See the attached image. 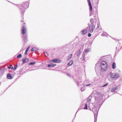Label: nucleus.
Masks as SVG:
<instances>
[{"label":"nucleus","mask_w":122,"mask_h":122,"mask_svg":"<svg viewBox=\"0 0 122 122\" xmlns=\"http://www.w3.org/2000/svg\"><path fill=\"white\" fill-rule=\"evenodd\" d=\"M96 96H95L94 106L92 110L94 113V122H97L98 112L103 102L102 101L103 97L100 93L97 92Z\"/></svg>","instance_id":"obj_1"},{"label":"nucleus","mask_w":122,"mask_h":122,"mask_svg":"<svg viewBox=\"0 0 122 122\" xmlns=\"http://www.w3.org/2000/svg\"><path fill=\"white\" fill-rule=\"evenodd\" d=\"M101 68L100 71V75L101 77L102 78L104 76L106 72V70L107 69V65L106 62L102 61L101 62Z\"/></svg>","instance_id":"obj_2"},{"label":"nucleus","mask_w":122,"mask_h":122,"mask_svg":"<svg viewBox=\"0 0 122 122\" xmlns=\"http://www.w3.org/2000/svg\"><path fill=\"white\" fill-rule=\"evenodd\" d=\"M29 4L28 2L23 3L22 4L18 5L21 15L23 16L26 9L28 7Z\"/></svg>","instance_id":"obj_3"},{"label":"nucleus","mask_w":122,"mask_h":122,"mask_svg":"<svg viewBox=\"0 0 122 122\" xmlns=\"http://www.w3.org/2000/svg\"><path fill=\"white\" fill-rule=\"evenodd\" d=\"M79 43V42L78 39L76 41L74 42V41H73L70 43H69L70 50H72L75 48Z\"/></svg>","instance_id":"obj_4"},{"label":"nucleus","mask_w":122,"mask_h":122,"mask_svg":"<svg viewBox=\"0 0 122 122\" xmlns=\"http://www.w3.org/2000/svg\"><path fill=\"white\" fill-rule=\"evenodd\" d=\"M28 35L27 34H25L23 35L22 37V40L24 42V44L26 43L27 41V38L28 37Z\"/></svg>","instance_id":"obj_5"},{"label":"nucleus","mask_w":122,"mask_h":122,"mask_svg":"<svg viewBox=\"0 0 122 122\" xmlns=\"http://www.w3.org/2000/svg\"><path fill=\"white\" fill-rule=\"evenodd\" d=\"M88 3L89 7L90 16H91L93 15L92 7L91 2H88Z\"/></svg>","instance_id":"obj_6"},{"label":"nucleus","mask_w":122,"mask_h":122,"mask_svg":"<svg viewBox=\"0 0 122 122\" xmlns=\"http://www.w3.org/2000/svg\"><path fill=\"white\" fill-rule=\"evenodd\" d=\"M88 51L87 49H86L84 50L83 53L82 55V61L83 62H84L85 61V55L84 53V52L86 53H87L89 52Z\"/></svg>","instance_id":"obj_7"},{"label":"nucleus","mask_w":122,"mask_h":122,"mask_svg":"<svg viewBox=\"0 0 122 122\" xmlns=\"http://www.w3.org/2000/svg\"><path fill=\"white\" fill-rule=\"evenodd\" d=\"M95 28L92 27V26H88L86 27V30H87V32L92 33L93 31V30Z\"/></svg>","instance_id":"obj_8"},{"label":"nucleus","mask_w":122,"mask_h":122,"mask_svg":"<svg viewBox=\"0 0 122 122\" xmlns=\"http://www.w3.org/2000/svg\"><path fill=\"white\" fill-rule=\"evenodd\" d=\"M50 62L51 63L54 62L59 63H60L61 62V61L59 59L56 58L50 60Z\"/></svg>","instance_id":"obj_9"},{"label":"nucleus","mask_w":122,"mask_h":122,"mask_svg":"<svg viewBox=\"0 0 122 122\" xmlns=\"http://www.w3.org/2000/svg\"><path fill=\"white\" fill-rule=\"evenodd\" d=\"M64 49H66L67 50H70V45L69 43L66 44V45L63 47Z\"/></svg>","instance_id":"obj_10"},{"label":"nucleus","mask_w":122,"mask_h":122,"mask_svg":"<svg viewBox=\"0 0 122 122\" xmlns=\"http://www.w3.org/2000/svg\"><path fill=\"white\" fill-rule=\"evenodd\" d=\"M29 59L26 58H23L22 60V63L24 64L26 63L27 62L29 61Z\"/></svg>","instance_id":"obj_11"},{"label":"nucleus","mask_w":122,"mask_h":122,"mask_svg":"<svg viewBox=\"0 0 122 122\" xmlns=\"http://www.w3.org/2000/svg\"><path fill=\"white\" fill-rule=\"evenodd\" d=\"M81 47L80 49L77 51L76 53L77 57L78 58L80 57V54L81 52Z\"/></svg>","instance_id":"obj_12"},{"label":"nucleus","mask_w":122,"mask_h":122,"mask_svg":"<svg viewBox=\"0 0 122 122\" xmlns=\"http://www.w3.org/2000/svg\"><path fill=\"white\" fill-rule=\"evenodd\" d=\"M56 65V64H53L52 63H51L48 64V65L47 67H52L55 66Z\"/></svg>","instance_id":"obj_13"},{"label":"nucleus","mask_w":122,"mask_h":122,"mask_svg":"<svg viewBox=\"0 0 122 122\" xmlns=\"http://www.w3.org/2000/svg\"><path fill=\"white\" fill-rule=\"evenodd\" d=\"M26 32V28L24 27H23L21 30V33L23 34H24Z\"/></svg>","instance_id":"obj_14"},{"label":"nucleus","mask_w":122,"mask_h":122,"mask_svg":"<svg viewBox=\"0 0 122 122\" xmlns=\"http://www.w3.org/2000/svg\"><path fill=\"white\" fill-rule=\"evenodd\" d=\"M118 87L117 86H115L114 87H112L111 90V91L112 92H116V91L117 90V89H118Z\"/></svg>","instance_id":"obj_15"},{"label":"nucleus","mask_w":122,"mask_h":122,"mask_svg":"<svg viewBox=\"0 0 122 122\" xmlns=\"http://www.w3.org/2000/svg\"><path fill=\"white\" fill-rule=\"evenodd\" d=\"M87 32V30H86V28L84 30H82L81 32L82 34L84 35Z\"/></svg>","instance_id":"obj_16"},{"label":"nucleus","mask_w":122,"mask_h":122,"mask_svg":"<svg viewBox=\"0 0 122 122\" xmlns=\"http://www.w3.org/2000/svg\"><path fill=\"white\" fill-rule=\"evenodd\" d=\"M93 94H91L89 97L87 98L86 101L87 102L86 103H87L88 102L91 101V99L92 98V95Z\"/></svg>","instance_id":"obj_17"},{"label":"nucleus","mask_w":122,"mask_h":122,"mask_svg":"<svg viewBox=\"0 0 122 122\" xmlns=\"http://www.w3.org/2000/svg\"><path fill=\"white\" fill-rule=\"evenodd\" d=\"M7 79H11L13 78L12 76H11V74L10 73H8L7 74Z\"/></svg>","instance_id":"obj_18"},{"label":"nucleus","mask_w":122,"mask_h":122,"mask_svg":"<svg viewBox=\"0 0 122 122\" xmlns=\"http://www.w3.org/2000/svg\"><path fill=\"white\" fill-rule=\"evenodd\" d=\"M38 49L36 47H33L31 49V51H37L38 50Z\"/></svg>","instance_id":"obj_19"},{"label":"nucleus","mask_w":122,"mask_h":122,"mask_svg":"<svg viewBox=\"0 0 122 122\" xmlns=\"http://www.w3.org/2000/svg\"><path fill=\"white\" fill-rule=\"evenodd\" d=\"M119 76L120 75L119 74L116 73H114V78L117 79V78H118Z\"/></svg>","instance_id":"obj_20"},{"label":"nucleus","mask_w":122,"mask_h":122,"mask_svg":"<svg viewBox=\"0 0 122 122\" xmlns=\"http://www.w3.org/2000/svg\"><path fill=\"white\" fill-rule=\"evenodd\" d=\"M72 54H71L69 55L67 57V61H68L70 60L72 58Z\"/></svg>","instance_id":"obj_21"},{"label":"nucleus","mask_w":122,"mask_h":122,"mask_svg":"<svg viewBox=\"0 0 122 122\" xmlns=\"http://www.w3.org/2000/svg\"><path fill=\"white\" fill-rule=\"evenodd\" d=\"M79 81V79H76V80L74 79V81L75 82L77 83V85L78 86H79V83L78 81Z\"/></svg>","instance_id":"obj_22"},{"label":"nucleus","mask_w":122,"mask_h":122,"mask_svg":"<svg viewBox=\"0 0 122 122\" xmlns=\"http://www.w3.org/2000/svg\"><path fill=\"white\" fill-rule=\"evenodd\" d=\"M86 86L85 85H84L81 88V92H83L84 91L85 89Z\"/></svg>","instance_id":"obj_23"},{"label":"nucleus","mask_w":122,"mask_h":122,"mask_svg":"<svg viewBox=\"0 0 122 122\" xmlns=\"http://www.w3.org/2000/svg\"><path fill=\"white\" fill-rule=\"evenodd\" d=\"M88 25H89V26H92V27L95 28V26L93 25L94 24L93 23H89L88 24Z\"/></svg>","instance_id":"obj_24"},{"label":"nucleus","mask_w":122,"mask_h":122,"mask_svg":"<svg viewBox=\"0 0 122 122\" xmlns=\"http://www.w3.org/2000/svg\"><path fill=\"white\" fill-rule=\"evenodd\" d=\"M116 63L115 62H113V63L112 64V68L113 69H114L116 68Z\"/></svg>","instance_id":"obj_25"},{"label":"nucleus","mask_w":122,"mask_h":122,"mask_svg":"<svg viewBox=\"0 0 122 122\" xmlns=\"http://www.w3.org/2000/svg\"><path fill=\"white\" fill-rule=\"evenodd\" d=\"M73 62V60L71 61L69 63L67 64V65H69V66H71Z\"/></svg>","instance_id":"obj_26"},{"label":"nucleus","mask_w":122,"mask_h":122,"mask_svg":"<svg viewBox=\"0 0 122 122\" xmlns=\"http://www.w3.org/2000/svg\"><path fill=\"white\" fill-rule=\"evenodd\" d=\"M102 36H107L108 35V34L106 32H104L101 35Z\"/></svg>","instance_id":"obj_27"},{"label":"nucleus","mask_w":122,"mask_h":122,"mask_svg":"<svg viewBox=\"0 0 122 122\" xmlns=\"http://www.w3.org/2000/svg\"><path fill=\"white\" fill-rule=\"evenodd\" d=\"M29 47H28L26 50L25 53V55H26L27 54V52L29 50Z\"/></svg>","instance_id":"obj_28"},{"label":"nucleus","mask_w":122,"mask_h":122,"mask_svg":"<svg viewBox=\"0 0 122 122\" xmlns=\"http://www.w3.org/2000/svg\"><path fill=\"white\" fill-rule=\"evenodd\" d=\"M7 68L10 69H12L13 68V67L12 66V65L10 64V65L9 66H8Z\"/></svg>","instance_id":"obj_29"},{"label":"nucleus","mask_w":122,"mask_h":122,"mask_svg":"<svg viewBox=\"0 0 122 122\" xmlns=\"http://www.w3.org/2000/svg\"><path fill=\"white\" fill-rule=\"evenodd\" d=\"M114 73H110V76L111 77L114 78Z\"/></svg>","instance_id":"obj_30"},{"label":"nucleus","mask_w":122,"mask_h":122,"mask_svg":"<svg viewBox=\"0 0 122 122\" xmlns=\"http://www.w3.org/2000/svg\"><path fill=\"white\" fill-rule=\"evenodd\" d=\"M36 62L35 61H33V62H31L28 64L29 65H33L36 63Z\"/></svg>","instance_id":"obj_31"},{"label":"nucleus","mask_w":122,"mask_h":122,"mask_svg":"<svg viewBox=\"0 0 122 122\" xmlns=\"http://www.w3.org/2000/svg\"><path fill=\"white\" fill-rule=\"evenodd\" d=\"M86 103L85 104V107L84 108V109L87 110V104Z\"/></svg>","instance_id":"obj_32"},{"label":"nucleus","mask_w":122,"mask_h":122,"mask_svg":"<svg viewBox=\"0 0 122 122\" xmlns=\"http://www.w3.org/2000/svg\"><path fill=\"white\" fill-rule=\"evenodd\" d=\"M22 56V55L21 54H19L17 56V58H21Z\"/></svg>","instance_id":"obj_33"},{"label":"nucleus","mask_w":122,"mask_h":122,"mask_svg":"<svg viewBox=\"0 0 122 122\" xmlns=\"http://www.w3.org/2000/svg\"><path fill=\"white\" fill-rule=\"evenodd\" d=\"M97 26L96 28V29L97 30V29L100 26V23L99 22L97 23Z\"/></svg>","instance_id":"obj_34"},{"label":"nucleus","mask_w":122,"mask_h":122,"mask_svg":"<svg viewBox=\"0 0 122 122\" xmlns=\"http://www.w3.org/2000/svg\"><path fill=\"white\" fill-rule=\"evenodd\" d=\"M94 19L93 18H91V19L90 21L91 23H93L94 22V21L93 20Z\"/></svg>","instance_id":"obj_35"},{"label":"nucleus","mask_w":122,"mask_h":122,"mask_svg":"<svg viewBox=\"0 0 122 122\" xmlns=\"http://www.w3.org/2000/svg\"><path fill=\"white\" fill-rule=\"evenodd\" d=\"M17 65H16L14 67V68H13V70L14 71H15V69H16V68H17Z\"/></svg>","instance_id":"obj_36"},{"label":"nucleus","mask_w":122,"mask_h":122,"mask_svg":"<svg viewBox=\"0 0 122 122\" xmlns=\"http://www.w3.org/2000/svg\"><path fill=\"white\" fill-rule=\"evenodd\" d=\"M108 84V83H107L106 84H104L103 86H102V87H105L107 86Z\"/></svg>","instance_id":"obj_37"},{"label":"nucleus","mask_w":122,"mask_h":122,"mask_svg":"<svg viewBox=\"0 0 122 122\" xmlns=\"http://www.w3.org/2000/svg\"><path fill=\"white\" fill-rule=\"evenodd\" d=\"M79 110V109H78V110L76 112V114H75V116L74 117V119H73V121H72V122H73V121H74V119H75V117H76V113H77V112H78V110Z\"/></svg>","instance_id":"obj_38"},{"label":"nucleus","mask_w":122,"mask_h":122,"mask_svg":"<svg viewBox=\"0 0 122 122\" xmlns=\"http://www.w3.org/2000/svg\"><path fill=\"white\" fill-rule=\"evenodd\" d=\"M91 85V84H86V85H85L86 86L88 87V86H89Z\"/></svg>","instance_id":"obj_39"},{"label":"nucleus","mask_w":122,"mask_h":122,"mask_svg":"<svg viewBox=\"0 0 122 122\" xmlns=\"http://www.w3.org/2000/svg\"><path fill=\"white\" fill-rule=\"evenodd\" d=\"M117 47H116V52H115V54L114 56H116V55L117 54L118 52H118H117L116 51V50H117Z\"/></svg>","instance_id":"obj_40"},{"label":"nucleus","mask_w":122,"mask_h":122,"mask_svg":"<svg viewBox=\"0 0 122 122\" xmlns=\"http://www.w3.org/2000/svg\"><path fill=\"white\" fill-rule=\"evenodd\" d=\"M99 1V0H97L96 3L97 5H98V4Z\"/></svg>","instance_id":"obj_41"},{"label":"nucleus","mask_w":122,"mask_h":122,"mask_svg":"<svg viewBox=\"0 0 122 122\" xmlns=\"http://www.w3.org/2000/svg\"><path fill=\"white\" fill-rule=\"evenodd\" d=\"M91 34L90 33H89L88 35V36L90 37L91 36Z\"/></svg>","instance_id":"obj_42"},{"label":"nucleus","mask_w":122,"mask_h":122,"mask_svg":"<svg viewBox=\"0 0 122 122\" xmlns=\"http://www.w3.org/2000/svg\"><path fill=\"white\" fill-rule=\"evenodd\" d=\"M87 49H88V52H89L90 51V50H91V48H87Z\"/></svg>","instance_id":"obj_43"},{"label":"nucleus","mask_w":122,"mask_h":122,"mask_svg":"<svg viewBox=\"0 0 122 122\" xmlns=\"http://www.w3.org/2000/svg\"><path fill=\"white\" fill-rule=\"evenodd\" d=\"M104 56H102L101 58V59L102 60H103V59L104 58Z\"/></svg>","instance_id":"obj_44"},{"label":"nucleus","mask_w":122,"mask_h":122,"mask_svg":"<svg viewBox=\"0 0 122 122\" xmlns=\"http://www.w3.org/2000/svg\"><path fill=\"white\" fill-rule=\"evenodd\" d=\"M66 75H67V76H69V77H70L71 76L69 74H68V73H67Z\"/></svg>","instance_id":"obj_45"},{"label":"nucleus","mask_w":122,"mask_h":122,"mask_svg":"<svg viewBox=\"0 0 122 122\" xmlns=\"http://www.w3.org/2000/svg\"><path fill=\"white\" fill-rule=\"evenodd\" d=\"M43 69H48V70H51L50 69H48V68H42Z\"/></svg>","instance_id":"obj_46"},{"label":"nucleus","mask_w":122,"mask_h":122,"mask_svg":"<svg viewBox=\"0 0 122 122\" xmlns=\"http://www.w3.org/2000/svg\"><path fill=\"white\" fill-rule=\"evenodd\" d=\"M20 21L21 22H23V20H20Z\"/></svg>","instance_id":"obj_47"},{"label":"nucleus","mask_w":122,"mask_h":122,"mask_svg":"<svg viewBox=\"0 0 122 122\" xmlns=\"http://www.w3.org/2000/svg\"><path fill=\"white\" fill-rule=\"evenodd\" d=\"M87 1L88 2H90V0H87Z\"/></svg>","instance_id":"obj_48"},{"label":"nucleus","mask_w":122,"mask_h":122,"mask_svg":"<svg viewBox=\"0 0 122 122\" xmlns=\"http://www.w3.org/2000/svg\"><path fill=\"white\" fill-rule=\"evenodd\" d=\"M96 16H94V18L95 19V17Z\"/></svg>","instance_id":"obj_49"},{"label":"nucleus","mask_w":122,"mask_h":122,"mask_svg":"<svg viewBox=\"0 0 122 122\" xmlns=\"http://www.w3.org/2000/svg\"><path fill=\"white\" fill-rule=\"evenodd\" d=\"M10 86H11V85H10L8 87H10Z\"/></svg>","instance_id":"obj_50"},{"label":"nucleus","mask_w":122,"mask_h":122,"mask_svg":"<svg viewBox=\"0 0 122 122\" xmlns=\"http://www.w3.org/2000/svg\"><path fill=\"white\" fill-rule=\"evenodd\" d=\"M17 5V6H18V5Z\"/></svg>","instance_id":"obj_51"},{"label":"nucleus","mask_w":122,"mask_h":122,"mask_svg":"<svg viewBox=\"0 0 122 122\" xmlns=\"http://www.w3.org/2000/svg\"><path fill=\"white\" fill-rule=\"evenodd\" d=\"M90 110H91V109L90 108Z\"/></svg>","instance_id":"obj_52"},{"label":"nucleus","mask_w":122,"mask_h":122,"mask_svg":"<svg viewBox=\"0 0 122 122\" xmlns=\"http://www.w3.org/2000/svg\"><path fill=\"white\" fill-rule=\"evenodd\" d=\"M101 30H102V29L101 28Z\"/></svg>","instance_id":"obj_53"},{"label":"nucleus","mask_w":122,"mask_h":122,"mask_svg":"<svg viewBox=\"0 0 122 122\" xmlns=\"http://www.w3.org/2000/svg\"><path fill=\"white\" fill-rule=\"evenodd\" d=\"M46 53L47 54V52H46Z\"/></svg>","instance_id":"obj_54"},{"label":"nucleus","mask_w":122,"mask_h":122,"mask_svg":"<svg viewBox=\"0 0 122 122\" xmlns=\"http://www.w3.org/2000/svg\"><path fill=\"white\" fill-rule=\"evenodd\" d=\"M13 4H15L14 3H13Z\"/></svg>","instance_id":"obj_55"},{"label":"nucleus","mask_w":122,"mask_h":122,"mask_svg":"<svg viewBox=\"0 0 122 122\" xmlns=\"http://www.w3.org/2000/svg\"><path fill=\"white\" fill-rule=\"evenodd\" d=\"M83 46H82V48H83Z\"/></svg>","instance_id":"obj_56"},{"label":"nucleus","mask_w":122,"mask_h":122,"mask_svg":"<svg viewBox=\"0 0 122 122\" xmlns=\"http://www.w3.org/2000/svg\"><path fill=\"white\" fill-rule=\"evenodd\" d=\"M47 54V56H48V54Z\"/></svg>","instance_id":"obj_57"}]
</instances>
